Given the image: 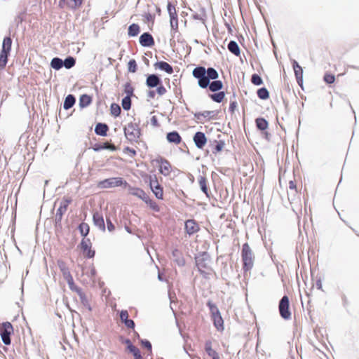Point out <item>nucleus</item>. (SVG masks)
Here are the masks:
<instances>
[{
	"instance_id": "nucleus-51",
	"label": "nucleus",
	"mask_w": 359,
	"mask_h": 359,
	"mask_svg": "<svg viewBox=\"0 0 359 359\" xmlns=\"http://www.w3.org/2000/svg\"><path fill=\"white\" fill-rule=\"evenodd\" d=\"M120 318L123 322L128 319V313L127 311H121L120 313Z\"/></svg>"
},
{
	"instance_id": "nucleus-36",
	"label": "nucleus",
	"mask_w": 359,
	"mask_h": 359,
	"mask_svg": "<svg viewBox=\"0 0 359 359\" xmlns=\"http://www.w3.org/2000/svg\"><path fill=\"white\" fill-rule=\"evenodd\" d=\"M225 94L224 92H219L210 95V97L216 102H221L224 98Z\"/></svg>"
},
{
	"instance_id": "nucleus-46",
	"label": "nucleus",
	"mask_w": 359,
	"mask_h": 359,
	"mask_svg": "<svg viewBox=\"0 0 359 359\" xmlns=\"http://www.w3.org/2000/svg\"><path fill=\"white\" fill-rule=\"evenodd\" d=\"M128 71L130 72H135L137 70V63L135 60H130L128 64Z\"/></svg>"
},
{
	"instance_id": "nucleus-49",
	"label": "nucleus",
	"mask_w": 359,
	"mask_h": 359,
	"mask_svg": "<svg viewBox=\"0 0 359 359\" xmlns=\"http://www.w3.org/2000/svg\"><path fill=\"white\" fill-rule=\"evenodd\" d=\"M334 76L332 74H325L324 76V81L329 84H331L334 82Z\"/></svg>"
},
{
	"instance_id": "nucleus-48",
	"label": "nucleus",
	"mask_w": 359,
	"mask_h": 359,
	"mask_svg": "<svg viewBox=\"0 0 359 359\" xmlns=\"http://www.w3.org/2000/svg\"><path fill=\"white\" fill-rule=\"evenodd\" d=\"M67 282L69 285V287L70 290L75 291L78 292V290H81L77 286L74 285L73 278H71L70 279L67 280Z\"/></svg>"
},
{
	"instance_id": "nucleus-12",
	"label": "nucleus",
	"mask_w": 359,
	"mask_h": 359,
	"mask_svg": "<svg viewBox=\"0 0 359 359\" xmlns=\"http://www.w3.org/2000/svg\"><path fill=\"white\" fill-rule=\"evenodd\" d=\"M90 242L89 239H83L81 243V247L86 255L91 258L95 255V252L90 250Z\"/></svg>"
},
{
	"instance_id": "nucleus-1",
	"label": "nucleus",
	"mask_w": 359,
	"mask_h": 359,
	"mask_svg": "<svg viewBox=\"0 0 359 359\" xmlns=\"http://www.w3.org/2000/svg\"><path fill=\"white\" fill-rule=\"evenodd\" d=\"M193 76L198 80V86L205 88L210 84V80L217 79L218 78L217 72L212 67L205 69L203 67H196L193 70Z\"/></svg>"
},
{
	"instance_id": "nucleus-53",
	"label": "nucleus",
	"mask_w": 359,
	"mask_h": 359,
	"mask_svg": "<svg viewBox=\"0 0 359 359\" xmlns=\"http://www.w3.org/2000/svg\"><path fill=\"white\" fill-rule=\"evenodd\" d=\"M157 90V93L160 95H163V94L165 93L166 92V90L165 88L163 86H160L157 88L156 89Z\"/></svg>"
},
{
	"instance_id": "nucleus-38",
	"label": "nucleus",
	"mask_w": 359,
	"mask_h": 359,
	"mask_svg": "<svg viewBox=\"0 0 359 359\" xmlns=\"http://www.w3.org/2000/svg\"><path fill=\"white\" fill-rule=\"evenodd\" d=\"M122 107L125 110H129L131 107V100L130 95H128L122 100Z\"/></svg>"
},
{
	"instance_id": "nucleus-13",
	"label": "nucleus",
	"mask_w": 359,
	"mask_h": 359,
	"mask_svg": "<svg viewBox=\"0 0 359 359\" xmlns=\"http://www.w3.org/2000/svg\"><path fill=\"white\" fill-rule=\"evenodd\" d=\"M93 219L94 224L104 231L105 230V225L102 215L96 212L93 214Z\"/></svg>"
},
{
	"instance_id": "nucleus-5",
	"label": "nucleus",
	"mask_w": 359,
	"mask_h": 359,
	"mask_svg": "<svg viewBox=\"0 0 359 359\" xmlns=\"http://www.w3.org/2000/svg\"><path fill=\"white\" fill-rule=\"evenodd\" d=\"M121 185L128 186V183L121 177H111L98 183V187L102 189L114 188Z\"/></svg>"
},
{
	"instance_id": "nucleus-7",
	"label": "nucleus",
	"mask_w": 359,
	"mask_h": 359,
	"mask_svg": "<svg viewBox=\"0 0 359 359\" xmlns=\"http://www.w3.org/2000/svg\"><path fill=\"white\" fill-rule=\"evenodd\" d=\"M126 138L130 142H136L140 135L137 126L134 123L128 124L124 128Z\"/></svg>"
},
{
	"instance_id": "nucleus-16",
	"label": "nucleus",
	"mask_w": 359,
	"mask_h": 359,
	"mask_svg": "<svg viewBox=\"0 0 359 359\" xmlns=\"http://www.w3.org/2000/svg\"><path fill=\"white\" fill-rule=\"evenodd\" d=\"M168 11L170 15V25L173 28L174 27V21L175 22V25L177 27V12L175 10V8L174 6H172L171 4H168Z\"/></svg>"
},
{
	"instance_id": "nucleus-15",
	"label": "nucleus",
	"mask_w": 359,
	"mask_h": 359,
	"mask_svg": "<svg viewBox=\"0 0 359 359\" xmlns=\"http://www.w3.org/2000/svg\"><path fill=\"white\" fill-rule=\"evenodd\" d=\"M140 43L142 46H151L154 41L150 34L144 33L140 37Z\"/></svg>"
},
{
	"instance_id": "nucleus-21",
	"label": "nucleus",
	"mask_w": 359,
	"mask_h": 359,
	"mask_svg": "<svg viewBox=\"0 0 359 359\" xmlns=\"http://www.w3.org/2000/svg\"><path fill=\"white\" fill-rule=\"evenodd\" d=\"M167 140L170 143L175 144H179L181 142V137L177 132L173 131L167 134Z\"/></svg>"
},
{
	"instance_id": "nucleus-33",
	"label": "nucleus",
	"mask_w": 359,
	"mask_h": 359,
	"mask_svg": "<svg viewBox=\"0 0 359 359\" xmlns=\"http://www.w3.org/2000/svg\"><path fill=\"white\" fill-rule=\"evenodd\" d=\"M59 266L62 273V276L66 280L72 278L69 269L67 268H66L64 263H62V262L60 263Z\"/></svg>"
},
{
	"instance_id": "nucleus-25",
	"label": "nucleus",
	"mask_w": 359,
	"mask_h": 359,
	"mask_svg": "<svg viewBox=\"0 0 359 359\" xmlns=\"http://www.w3.org/2000/svg\"><path fill=\"white\" fill-rule=\"evenodd\" d=\"M228 48L235 55L238 56L240 55V48L236 41H231L228 44Z\"/></svg>"
},
{
	"instance_id": "nucleus-55",
	"label": "nucleus",
	"mask_w": 359,
	"mask_h": 359,
	"mask_svg": "<svg viewBox=\"0 0 359 359\" xmlns=\"http://www.w3.org/2000/svg\"><path fill=\"white\" fill-rule=\"evenodd\" d=\"M102 148L107 149H110L111 151H114V150L116 149V147H115L114 145L109 144H105Z\"/></svg>"
},
{
	"instance_id": "nucleus-4",
	"label": "nucleus",
	"mask_w": 359,
	"mask_h": 359,
	"mask_svg": "<svg viewBox=\"0 0 359 359\" xmlns=\"http://www.w3.org/2000/svg\"><path fill=\"white\" fill-rule=\"evenodd\" d=\"M242 259L243 267L245 270L250 269L253 266V255L248 243H245L242 248Z\"/></svg>"
},
{
	"instance_id": "nucleus-34",
	"label": "nucleus",
	"mask_w": 359,
	"mask_h": 359,
	"mask_svg": "<svg viewBox=\"0 0 359 359\" xmlns=\"http://www.w3.org/2000/svg\"><path fill=\"white\" fill-rule=\"evenodd\" d=\"M71 201L69 199H64L61 201L60 206L59 207L57 212H60V215L67 210V206L70 203Z\"/></svg>"
},
{
	"instance_id": "nucleus-41",
	"label": "nucleus",
	"mask_w": 359,
	"mask_h": 359,
	"mask_svg": "<svg viewBox=\"0 0 359 359\" xmlns=\"http://www.w3.org/2000/svg\"><path fill=\"white\" fill-rule=\"evenodd\" d=\"M110 110L114 116H118L121 113V107L116 104H111Z\"/></svg>"
},
{
	"instance_id": "nucleus-39",
	"label": "nucleus",
	"mask_w": 359,
	"mask_h": 359,
	"mask_svg": "<svg viewBox=\"0 0 359 359\" xmlns=\"http://www.w3.org/2000/svg\"><path fill=\"white\" fill-rule=\"evenodd\" d=\"M198 183L201 187V189L203 193L208 195V188L206 186V179L204 177L201 176L198 179Z\"/></svg>"
},
{
	"instance_id": "nucleus-3",
	"label": "nucleus",
	"mask_w": 359,
	"mask_h": 359,
	"mask_svg": "<svg viewBox=\"0 0 359 359\" xmlns=\"http://www.w3.org/2000/svg\"><path fill=\"white\" fill-rule=\"evenodd\" d=\"M208 306L210 307V310L211 312L212 318L214 323V325L217 328V330H224V321L221 316L220 312L217 307L208 302Z\"/></svg>"
},
{
	"instance_id": "nucleus-6",
	"label": "nucleus",
	"mask_w": 359,
	"mask_h": 359,
	"mask_svg": "<svg viewBox=\"0 0 359 359\" xmlns=\"http://www.w3.org/2000/svg\"><path fill=\"white\" fill-rule=\"evenodd\" d=\"M11 43L12 41L11 38H4L2 44V50L0 53V68H4L7 63L8 54L11 50Z\"/></svg>"
},
{
	"instance_id": "nucleus-50",
	"label": "nucleus",
	"mask_w": 359,
	"mask_h": 359,
	"mask_svg": "<svg viewBox=\"0 0 359 359\" xmlns=\"http://www.w3.org/2000/svg\"><path fill=\"white\" fill-rule=\"evenodd\" d=\"M160 184H158V181L156 180V177H154V178H151L150 179V187H151V189H154L155 187H159Z\"/></svg>"
},
{
	"instance_id": "nucleus-37",
	"label": "nucleus",
	"mask_w": 359,
	"mask_h": 359,
	"mask_svg": "<svg viewBox=\"0 0 359 359\" xmlns=\"http://www.w3.org/2000/svg\"><path fill=\"white\" fill-rule=\"evenodd\" d=\"M79 229L80 231L81 234L85 237L88 234L90 229L88 224L81 223L79 226Z\"/></svg>"
},
{
	"instance_id": "nucleus-31",
	"label": "nucleus",
	"mask_w": 359,
	"mask_h": 359,
	"mask_svg": "<svg viewBox=\"0 0 359 359\" xmlns=\"http://www.w3.org/2000/svg\"><path fill=\"white\" fill-rule=\"evenodd\" d=\"M91 102V98L88 95H83L80 97L79 104L81 107H86Z\"/></svg>"
},
{
	"instance_id": "nucleus-18",
	"label": "nucleus",
	"mask_w": 359,
	"mask_h": 359,
	"mask_svg": "<svg viewBox=\"0 0 359 359\" xmlns=\"http://www.w3.org/2000/svg\"><path fill=\"white\" fill-rule=\"evenodd\" d=\"M292 66L295 74L296 79L299 84L302 82L303 70L296 60H293Z\"/></svg>"
},
{
	"instance_id": "nucleus-30",
	"label": "nucleus",
	"mask_w": 359,
	"mask_h": 359,
	"mask_svg": "<svg viewBox=\"0 0 359 359\" xmlns=\"http://www.w3.org/2000/svg\"><path fill=\"white\" fill-rule=\"evenodd\" d=\"M209 88L211 91L215 92L222 88L223 84L221 81H214L210 83Z\"/></svg>"
},
{
	"instance_id": "nucleus-57",
	"label": "nucleus",
	"mask_w": 359,
	"mask_h": 359,
	"mask_svg": "<svg viewBox=\"0 0 359 359\" xmlns=\"http://www.w3.org/2000/svg\"><path fill=\"white\" fill-rule=\"evenodd\" d=\"M289 189L290 191H295L296 189V184L293 181H290L289 182Z\"/></svg>"
},
{
	"instance_id": "nucleus-11",
	"label": "nucleus",
	"mask_w": 359,
	"mask_h": 359,
	"mask_svg": "<svg viewBox=\"0 0 359 359\" xmlns=\"http://www.w3.org/2000/svg\"><path fill=\"white\" fill-rule=\"evenodd\" d=\"M128 187V193L129 194H131L133 196H135L140 199H142L143 201L144 200H146L147 198V194L141 189L137 188V187H132L128 184L127 186Z\"/></svg>"
},
{
	"instance_id": "nucleus-14",
	"label": "nucleus",
	"mask_w": 359,
	"mask_h": 359,
	"mask_svg": "<svg viewBox=\"0 0 359 359\" xmlns=\"http://www.w3.org/2000/svg\"><path fill=\"white\" fill-rule=\"evenodd\" d=\"M159 171L164 176H168L171 171V165L166 160L161 159L159 161Z\"/></svg>"
},
{
	"instance_id": "nucleus-9",
	"label": "nucleus",
	"mask_w": 359,
	"mask_h": 359,
	"mask_svg": "<svg viewBox=\"0 0 359 359\" xmlns=\"http://www.w3.org/2000/svg\"><path fill=\"white\" fill-rule=\"evenodd\" d=\"M279 311L282 318L288 320L291 317V313L289 310V299L287 296L283 297L279 303Z\"/></svg>"
},
{
	"instance_id": "nucleus-63",
	"label": "nucleus",
	"mask_w": 359,
	"mask_h": 359,
	"mask_svg": "<svg viewBox=\"0 0 359 359\" xmlns=\"http://www.w3.org/2000/svg\"><path fill=\"white\" fill-rule=\"evenodd\" d=\"M158 279H159L160 280H162V279H161V275H160V274H158Z\"/></svg>"
},
{
	"instance_id": "nucleus-28",
	"label": "nucleus",
	"mask_w": 359,
	"mask_h": 359,
	"mask_svg": "<svg viewBox=\"0 0 359 359\" xmlns=\"http://www.w3.org/2000/svg\"><path fill=\"white\" fill-rule=\"evenodd\" d=\"M75 103V98L73 95H69L66 97L65 100V102H64V108L65 109H70L72 107H73V105Z\"/></svg>"
},
{
	"instance_id": "nucleus-58",
	"label": "nucleus",
	"mask_w": 359,
	"mask_h": 359,
	"mask_svg": "<svg viewBox=\"0 0 359 359\" xmlns=\"http://www.w3.org/2000/svg\"><path fill=\"white\" fill-rule=\"evenodd\" d=\"M316 287L318 290H322L323 285L320 280H317Z\"/></svg>"
},
{
	"instance_id": "nucleus-32",
	"label": "nucleus",
	"mask_w": 359,
	"mask_h": 359,
	"mask_svg": "<svg viewBox=\"0 0 359 359\" xmlns=\"http://www.w3.org/2000/svg\"><path fill=\"white\" fill-rule=\"evenodd\" d=\"M140 32V27L137 24H132L128 27V35L130 36H136Z\"/></svg>"
},
{
	"instance_id": "nucleus-42",
	"label": "nucleus",
	"mask_w": 359,
	"mask_h": 359,
	"mask_svg": "<svg viewBox=\"0 0 359 359\" xmlns=\"http://www.w3.org/2000/svg\"><path fill=\"white\" fill-rule=\"evenodd\" d=\"M65 1L67 5L72 8H74L81 4V0H65Z\"/></svg>"
},
{
	"instance_id": "nucleus-44",
	"label": "nucleus",
	"mask_w": 359,
	"mask_h": 359,
	"mask_svg": "<svg viewBox=\"0 0 359 359\" xmlns=\"http://www.w3.org/2000/svg\"><path fill=\"white\" fill-rule=\"evenodd\" d=\"M153 191V193L154 194V195L156 196V197L157 198H159V199H162L163 198V189L161 188V186L156 187H155L154 189L151 190Z\"/></svg>"
},
{
	"instance_id": "nucleus-17",
	"label": "nucleus",
	"mask_w": 359,
	"mask_h": 359,
	"mask_svg": "<svg viewBox=\"0 0 359 359\" xmlns=\"http://www.w3.org/2000/svg\"><path fill=\"white\" fill-rule=\"evenodd\" d=\"M185 229L189 234H193L198 231L199 227L194 220L189 219L185 222Z\"/></svg>"
},
{
	"instance_id": "nucleus-27",
	"label": "nucleus",
	"mask_w": 359,
	"mask_h": 359,
	"mask_svg": "<svg viewBox=\"0 0 359 359\" xmlns=\"http://www.w3.org/2000/svg\"><path fill=\"white\" fill-rule=\"evenodd\" d=\"M50 67L55 70H59L63 67V60L59 57H54L50 62Z\"/></svg>"
},
{
	"instance_id": "nucleus-52",
	"label": "nucleus",
	"mask_w": 359,
	"mask_h": 359,
	"mask_svg": "<svg viewBox=\"0 0 359 359\" xmlns=\"http://www.w3.org/2000/svg\"><path fill=\"white\" fill-rule=\"evenodd\" d=\"M128 327L133 328L135 326V323L133 320L128 319L123 322Z\"/></svg>"
},
{
	"instance_id": "nucleus-56",
	"label": "nucleus",
	"mask_w": 359,
	"mask_h": 359,
	"mask_svg": "<svg viewBox=\"0 0 359 359\" xmlns=\"http://www.w3.org/2000/svg\"><path fill=\"white\" fill-rule=\"evenodd\" d=\"M142 345L147 348L149 350L151 349V344L149 341H142Z\"/></svg>"
},
{
	"instance_id": "nucleus-47",
	"label": "nucleus",
	"mask_w": 359,
	"mask_h": 359,
	"mask_svg": "<svg viewBox=\"0 0 359 359\" xmlns=\"http://www.w3.org/2000/svg\"><path fill=\"white\" fill-rule=\"evenodd\" d=\"M251 81L253 84L259 86L262 83V78L257 74H253L252 76Z\"/></svg>"
},
{
	"instance_id": "nucleus-8",
	"label": "nucleus",
	"mask_w": 359,
	"mask_h": 359,
	"mask_svg": "<svg viewBox=\"0 0 359 359\" xmlns=\"http://www.w3.org/2000/svg\"><path fill=\"white\" fill-rule=\"evenodd\" d=\"M13 332V328L11 323H4L0 327L1 340L6 345L11 344L10 335Z\"/></svg>"
},
{
	"instance_id": "nucleus-54",
	"label": "nucleus",
	"mask_w": 359,
	"mask_h": 359,
	"mask_svg": "<svg viewBox=\"0 0 359 359\" xmlns=\"http://www.w3.org/2000/svg\"><path fill=\"white\" fill-rule=\"evenodd\" d=\"M107 229H108L109 231H113L115 229L114 225L112 224V222L109 219H107Z\"/></svg>"
},
{
	"instance_id": "nucleus-35",
	"label": "nucleus",
	"mask_w": 359,
	"mask_h": 359,
	"mask_svg": "<svg viewBox=\"0 0 359 359\" xmlns=\"http://www.w3.org/2000/svg\"><path fill=\"white\" fill-rule=\"evenodd\" d=\"M75 59L73 57H68L63 61V66L67 69H70L75 65Z\"/></svg>"
},
{
	"instance_id": "nucleus-29",
	"label": "nucleus",
	"mask_w": 359,
	"mask_h": 359,
	"mask_svg": "<svg viewBox=\"0 0 359 359\" xmlns=\"http://www.w3.org/2000/svg\"><path fill=\"white\" fill-rule=\"evenodd\" d=\"M258 129L264 130L268 128V122L263 118H258L255 121Z\"/></svg>"
},
{
	"instance_id": "nucleus-62",
	"label": "nucleus",
	"mask_w": 359,
	"mask_h": 359,
	"mask_svg": "<svg viewBox=\"0 0 359 359\" xmlns=\"http://www.w3.org/2000/svg\"><path fill=\"white\" fill-rule=\"evenodd\" d=\"M133 155H135V151L134 149H129L128 148L127 149Z\"/></svg>"
},
{
	"instance_id": "nucleus-43",
	"label": "nucleus",
	"mask_w": 359,
	"mask_h": 359,
	"mask_svg": "<svg viewBox=\"0 0 359 359\" xmlns=\"http://www.w3.org/2000/svg\"><path fill=\"white\" fill-rule=\"evenodd\" d=\"M144 201L147 204H148V205H149V207H150L152 210H154V211L158 212V211L159 210V208H158V205H157L155 202L152 201L149 198V197L148 196H147V198L146 200H144Z\"/></svg>"
},
{
	"instance_id": "nucleus-19",
	"label": "nucleus",
	"mask_w": 359,
	"mask_h": 359,
	"mask_svg": "<svg viewBox=\"0 0 359 359\" xmlns=\"http://www.w3.org/2000/svg\"><path fill=\"white\" fill-rule=\"evenodd\" d=\"M146 83L149 88H154L161 83V80L156 74H151L147 77Z\"/></svg>"
},
{
	"instance_id": "nucleus-20",
	"label": "nucleus",
	"mask_w": 359,
	"mask_h": 359,
	"mask_svg": "<svg viewBox=\"0 0 359 359\" xmlns=\"http://www.w3.org/2000/svg\"><path fill=\"white\" fill-rule=\"evenodd\" d=\"M155 67L158 68L162 71H165L168 74H172L173 72V69L171 65H170L168 62H158L155 64Z\"/></svg>"
},
{
	"instance_id": "nucleus-24",
	"label": "nucleus",
	"mask_w": 359,
	"mask_h": 359,
	"mask_svg": "<svg viewBox=\"0 0 359 359\" xmlns=\"http://www.w3.org/2000/svg\"><path fill=\"white\" fill-rule=\"evenodd\" d=\"M205 350L208 355L212 358V359L219 355V354L212 348V342L210 341H207L205 342Z\"/></svg>"
},
{
	"instance_id": "nucleus-40",
	"label": "nucleus",
	"mask_w": 359,
	"mask_h": 359,
	"mask_svg": "<svg viewBox=\"0 0 359 359\" xmlns=\"http://www.w3.org/2000/svg\"><path fill=\"white\" fill-rule=\"evenodd\" d=\"M257 95L262 100H266L269 97V92L265 88H262L257 90Z\"/></svg>"
},
{
	"instance_id": "nucleus-10",
	"label": "nucleus",
	"mask_w": 359,
	"mask_h": 359,
	"mask_svg": "<svg viewBox=\"0 0 359 359\" xmlns=\"http://www.w3.org/2000/svg\"><path fill=\"white\" fill-rule=\"evenodd\" d=\"M194 142L198 148L202 149L205 145L207 139L203 133L197 132L194 136Z\"/></svg>"
},
{
	"instance_id": "nucleus-61",
	"label": "nucleus",
	"mask_w": 359,
	"mask_h": 359,
	"mask_svg": "<svg viewBox=\"0 0 359 359\" xmlns=\"http://www.w3.org/2000/svg\"><path fill=\"white\" fill-rule=\"evenodd\" d=\"M216 149H217V151H221V150L222 149V145H220V144H217V145L216 146Z\"/></svg>"
},
{
	"instance_id": "nucleus-2",
	"label": "nucleus",
	"mask_w": 359,
	"mask_h": 359,
	"mask_svg": "<svg viewBox=\"0 0 359 359\" xmlns=\"http://www.w3.org/2000/svg\"><path fill=\"white\" fill-rule=\"evenodd\" d=\"M210 260L209 256L207 254H203L196 257V266L199 271L204 274L205 277L212 273V269L210 267Z\"/></svg>"
},
{
	"instance_id": "nucleus-22",
	"label": "nucleus",
	"mask_w": 359,
	"mask_h": 359,
	"mask_svg": "<svg viewBox=\"0 0 359 359\" xmlns=\"http://www.w3.org/2000/svg\"><path fill=\"white\" fill-rule=\"evenodd\" d=\"M126 344H128V348L129 351L133 354L135 359H141L142 356L140 355V351L137 348L133 346L130 340H127Z\"/></svg>"
},
{
	"instance_id": "nucleus-45",
	"label": "nucleus",
	"mask_w": 359,
	"mask_h": 359,
	"mask_svg": "<svg viewBox=\"0 0 359 359\" xmlns=\"http://www.w3.org/2000/svg\"><path fill=\"white\" fill-rule=\"evenodd\" d=\"M78 294L80 297L81 303L83 304V306L88 307L89 310H90V308L89 307L88 299H86L85 294L81 292V290H78Z\"/></svg>"
},
{
	"instance_id": "nucleus-64",
	"label": "nucleus",
	"mask_w": 359,
	"mask_h": 359,
	"mask_svg": "<svg viewBox=\"0 0 359 359\" xmlns=\"http://www.w3.org/2000/svg\"><path fill=\"white\" fill-rule=\"evenodd\" d=\"M212 359H219V355H217V356L215 357V358H212Z\"/></svg>"
},
{
	"instance_id": "nucleus-26",
	"label": "nucleus",
	"mask_w": 359,
	"mask_h": 359,
	"mask_svg": "<svg viewBox=\"0 0 359 359\" xmlns=\"http://www.w3.org/2000/svg\"><path fill=\"white\" fill-rule=\"evenodd\" d=\"M172 257L174 258V261L179 265L183 266L184 264V260L183 257L181 256V253L177 250H174L172 251Z\"/></svg>"
},
{
	"instance_id": "nucleus-59",
	"label": "nucleus",
	"mask_w": 359,
	"mask_h": 359,
	"mask_svg": "<svg viewBox=\"0 0 359 359\" xmlns=\"http://www.w3.org/2000/svg\"><path fill=\"white\" fill-rule=\"evenodd\" d=\"M212 113V111H205L202 113V116H203L204 117H207L210 114Z\"/></svg>"
},
{
	"instance_id": "nucleus-60",
	"label": "nucleus",
	"mask_w": 359,
	"mask_h": 359,
	"mask_svg": "<svg viewBox=\"0 0 359 359\" xmlns=\"http://www.w3.org/2000/svg\"><path fill=\"white\" fill-rule=\"evenodd\" d=\"M151 123H153V125L154 126H156L157 125V120H156V118L155 116H153L151 118Z\"/></svg>"
},
{
	"instance_id": "nucleus-23",
	"label": "nucleus",
	"mask_w": 359,
	"mask_h": 359,
	"mask_svg": "<svg viewBox=\"0 0 359 359\" xmlns=\"http://www.w3.org/2000/svg\"><path fill=\"white\" fill-rule=\"evenodd\" d=\"M107 130L108 127L106 124L97 123L95 126V132L99 135L105 136L107 135Z\"/></svg>"
}]
</instances>
